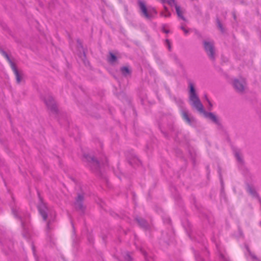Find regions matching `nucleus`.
Listing matches in <instances>:
<instances>
[{
	"instance_id": "3",
	"label": "nucleus",
	"mask_w": 261,
	"mask_h": 261,
	"mask_svg": "<svg viewBox=\"0 0 261 261\" xmlns=\"http://www.w3.org/2000/svg\"><path fill=\"white\" fill-rule=\"evenodd\" d=\"M40 99L44 102L46 107L50 112L55 115L59 114V110L58 108L54 97L50 93L40 94Z\"/></svg>"
},
{
	"instance_id": "26",
	"label": "nucleus",
	"mask_w": 261,
	"mask_h": 261,
	"mask_svg": "<svg viewBox=\"0 0 261 261\" xmlns=\"http://www.w3.org/2000/svg\"><path fill=\"white\" fill-rule=\"evenodd\" d=\"M175 10H176V13H177V16L180 18L181 19H182L183 20H185L186 19L185 18V17L182 15V12L180 10V8L179 6H178L177 5H175Z\"/></svg>"
},
{
	"instance_id": "21",
	"label": "nucleus",
	"mask_w": 261,
	"mask_h": 261,
	"mask_svg": "<svg viewBox=\"0 0 261 261\" xmlns=\"http://www.w3.org/2000/svg\"><path fill=\"white\" fill-rule=\"evenodd\" d=\"M21 226L23 229L22 232V237L25 239H28L29 237V231L28 228L25 227V223L23 221H21Z\"/></svg>"
},
{
	"instance_id": "30",
	"label": "nucleus",
	"mask_w": 261,
	"mask_h": 261,
	"mask_svg": "<svg viewBox=\"0 0 261 261\" xmlns=\"http://www.w3.org/2000/svg\"><path fill=\"white\" fill-rule=\"evenodd\" d=\"M8 62L13 72H15V71L18 70L16 65L12 61V60H10Z\"/></svg>"
},
{
	"instance_id": "27",
	"label": "nucleus",
	"mask_w": 261,
	"mask_h": 261,
	"mask_svg": "<svg viewBox=\"0 0 261 261\" xmlns=\"http://www.w3.org/2000/svg\"><path fill=\"white\" fill-rule=\"evenodd\" d=\"M38 196L39 200V203L37 206H41L45 207V206H46L47 204L45 202H44L43 198L41 196V195L39 192H38Z\"/></svg>"
},
{
	"instance_id": "15",
	"label": "nucleus",
	"mask_w": 261,
	"mask_h": 261,
	"mask_svg": "<svg viewBox=\"0 0 261 261\" xmlns=\"http://www.w3.org/2000/svg\"><path fill=\"white\" fill-rule=\"evenodd\" d=\"M120 70L122 75L125 77L131 76L132 73V70L129 65H125L122 66Z\"/></svg>"
},
{
	"instance_id": "29",
	"label": "nucleus",
	"mask_w": 261,
	"mask_h": 261,
	"mask_svg": "<svg viewBox=\"0 0 261 261\" xmlns=\"http://www.w3.org/2000/svg\"><path fill=\"white\" fill-rule=\"evenodd\" d=\"M12 213L13 214L14 217L17 219L18 220H20V222H21V221H22V217L18 215L17 210L14 208H12Z\"/></svg>"
},
{
	"instance_id": "56",
	"label": "nucleus",
	"mask_w": 261,
	"mask_h": 261,
	"mask_svg": "<svg viewBox=\"0 0 261 261\" xmlns=\"http://www.w3.org/2000/svg\"><path fill=\"white\" fill-rule=\"evenodd\" d=\"M107 238V236H102V240L104 242H105V240Z\"/></svg>"
},
{
	"instance_id": "63",
	"label": "nucleus",
	"mask_w": 261,
	"mask_h": 261,
	"mask_svg": "<svg viewBox=\"0 0 261 261\" xmlns=\"http://www.w3.org/2000/svg\"><path fill=\"white\" fill-rule=\"evenodd\" d=\"M204 97H205V98L206 100L207 101V99H208V98H207V95H204Z\"/></svg>"
},
{
	"instance_id": "46",
	"label": "nucleus",
	"mask_w": 261,
	"mask_h": 261,
	"mask_svg": "<svg viewBox=\"0 0 261 261\" xmlns=\"http://www.w3.org/2000/svg\"><path fill=\"white\" fill-rule=\"evenodd\" d=\"M174 99H175V100L176 102H179V103H183V102H182V100H181V99H177L176 98H174Z\"/></svg>"
},
{
	"instance_id": "51",
	"label": "nucleus",
	"mask_w": 261,
	"mask_h": 261,
	"mask_svg": "<svg viewBox=\"0 0 261 261\" xmlns=\"http://www.w3.org/2000/svg\"><path fill=\"white\" fill-rule=\"evenodd\" d=\"M8 118H9V120H10V123H11V124H12V120H11V116H10V115L9 114H8Z\"/></svg>"
},
{
	"instance_id": "24",
	"label": "nucleus",
	"mask_w": 261,
	"mask_h": 261,
	"mask_svg": "<svg viewBox=\"0 0 261 261\" xmlns=\"http://www.w3.org/2000/svg\"><path fill=\"white\" fill-rule=\"evenodd\" d=\"M115 95L120 99L124 100L127 98V95L126 93L122 90L119 92H115Z\"/></svg>"
},
{
	"instance_id": "44",
	"label": "nucleus",
	"mask_w": 261,
	"mask_h": 261,
	"mask_svg": "<svg viewBox=\"0 0 261 261\" xmlns=\"http://www.w3.org/2000/svg\"><path fill=\"white\" fill-rule=\"evenodd\" d=\"M102 164L103 165H107V166L108 165V159L107 158H106L105 162H102Z\"/></svg>"
},
{
	"instance_id": "43",
	"label": "nucleus",
	"mask_w": 261,
	"mask_h": 261,
	"mask_svg": "<svg viewBox=\"0 0 261 261\" xmlns=\"http://www.w3.org/2000/svg\"><path fill=\"white\" fill-rule=\"evenodd\" d=\"M180 29H181L182 30H183V31H184V32H185V33L186 34H187L188 33V32H188V31L187 30H186V29L185 28V27H184L181 26V27H180Z\"/></svg>"
},
{
	"instance_id": "41",
	"label": "nucleus",
	"mask_w": 261,
	"mask_h": 261,
	"mask_svg": "<svg viewBox=\"0 0 261 261\" xmlns=\"http://www.w3.org/2000/svg\"><path fill=\"white\" fill-rule=\"evenodd\" d=\"M249 254L253 259L257 260V257H256V256L254 254L252 253L251 252H250V253H249Z\"/></svg>"
},
{
	"instance_id": "52",
	"label": "nucleus",
	"mask_w": 261,
	"mask_h": 261,
	"mask_svg": "<svg viewBox=\"0 0 261 261\" xmlns=\"http://www.w3.org/2000/svg\"><path fill=\"white\" fill-rule=\"evenodd\" d=\"M207 102L208 103L209 106H210L211 107H212L213 105H212V104L211 102L210 101V100L208 99H207Z\"/></svg>"
},
{
	"instance_id": "2",
	"label": "nucleus",
	"mask_w": 261,
	"mask_h": 261,
	"mask_svg": "<svg viewBox=\"0 0 261 261\" xmlns=\"http://www.w3.org/2000/svg\"><path fill=\"white\" fill-rule=\"evenodd\" d=\"M83 157L86 160L88 163L90 164V170L94 173L97 177L103 180L106 184L108 185V178L105 173L101 170V164L100 161L94 155H91L89 153H84Z\"/></svg>"
},
{
	"instance_id": "50",
	"label": "nucleus",
	"mask_w": 261,
	"mask_h": 261,
	"mask_svg": "<svg viewBox=\"0 0 261 261\" xmlns=\"http://www.w3.org/2000/svg\"><path fill=\"white\" fill-rule=\"evenodd\" d=\"M5 150H6V152L7 153H9L10 151L9 149L8 148V147L7 146H5Z\"/></svg>"
},
{
	"instance_id": "60",
	"label": "nucleus",
	"mask_w": 261,
	"mask_h": 261,
	"mask_svg": "<svg viewBox=\"0 0 261 261\" xmlns=\"http://www.w3.org/2000/svg\"><path fill=\"white\" fill-rule=\"evenodd\" d=\"M32 249H33V251H34V252H35V248L34 245H33V246H32Z\"/></svg>"
},
{
	"instance_id": "35",
	"label": "nucleus",
	"mask_w": 261,
	"mask_h": 261,
	"mask_svg": "<svg viewBox=\"0 0 261 261\" xmlns=\"http://www.w3.org/2000/svg\"><path fill=\"white\" fill-rule=\"evenodd\" d=\"M124 258L126 261H132L133 257L130 255V253L127 252L124 256Z\"/></svg>"
},
{
	"instance_id": "22",
	"label": "nucleus",
	"mask_w": 261,
	"mask_h": 261,
	"mask_svg": "<svg viewBox=\"0 0 261 261\" xmlns=\"http://www.w3.org/2000/svg\"><path fill=\"white\" fill-rule=\"evenodd\" d=\"M0 26L2 27L3 30L4 31L7 32L9 35H12V32L11 29L9 28L8 25L2 20H0Z\"/></svg>"
},
{
	"instance_id": "9",
	"label": "nucleus",
	"mask_w": 261,
	"mask_h": 261,
	"mask_svg": "<svg viewBox=\"0 0 261 261\" xmlns=\"http://www.w3.org/2000/svg\"><path fill=\"white\" fill-rule=\"evenodd\" d=\"M118 53L117 51L116 53L110 50L108 52V54L107 55V62L111 65H115L118 62V57L117 56V54Z\"/></svg>"
},
{
	"instance_id": "4",
	"label": "nucleus",
	"mask_w": 261,
	"mask_h": 261,
	"mask_svg": "<svg viewBox=\"0 0 261 261\" xmlns=\"http://www.w3.org/2000/svg\"><path fill=\"white\" fill-rule=\"evenodd\" d=\"M203 47L207 56L212 61L215 60V49L213 41H203Z\"/></svg>"
},
{
	"instance_id": "8",
	"label": "nucleus",
	"mask_w": 261,
	"mask_h": 261,
	"mask_svg": "<svg viewBox=\"0 0 261 261\" xmlns=\"http://www.w3.org/2000/svg\"><path fill=\"white\" fill-rule=\"evenodd\" d=\"M98 105H91L89 108H86V111L91 117L95 118L96 119H99L101 118L100 114L97 112Z\"/></svg>"
},
{
	"instance_id": "25",
	"label": "nucleus",
	"mask_w": 261,
	"mask_h": 261,
	"mask_svg": "<svg viewBox=\"0 0 261 261\" xmlns=\"http://www.w3.org/2000/svg\"><path fill=\"white\" fill-rule=\"evenodd\" d=\"M217 25L218 29L220 30L222 33H224L225 32V28H224L222 23L218 17L216 18Z\"/></svg>"
},
{
	"instance_id": "11",
	"label": "nucleus",
	"mask_w": 261,
	"mask_h": 261,
	"mask_svg": "<svg viewBox=\"0 0 261 261\" xmlns=\"http://www.w3.org/2000/svg\"><path fill=\"white\" fill-rule=\"evenodd\" d=\"M138 5L142 16L147 18V4L144 1L138 0Z\"/></svg>"
},
{
	"instance_id": "49",
	"label": "nucleus",
	"mask_w": 261,
	"mask_h": 261,
	"mask_svg": "<svg viewBox=\"0 0 261 261\" xmlns=\"http://www.w3.org/2000/svg\"><path fill=\"white\" fill-rule=\"evenodd\" d=\"M49 223H50V221H49L47 223L46 228H47V230H49L50 229V226H49Z\"/></svg>"
},
{
	"instance_id": "64",
	"label": "nucleus",
	"mask_w": 261,
	"mask_h": 261,
	"mask_svg": "<svg viewBox=\"0 0 261 261\" xmlns=\"http://www.w3.org/2000/svg\"><path fill=\"white\" fill-rule=\"evenodd\" d=\"M221 256L222 258H224V256L223 254H221Z\"/></svg>"
},
{
	"instance_id": "36",
	"label": "nucleus",
	"mask_w": 261,
	"mask_h": 261,
	"mask_svg": "<svg viewBox=\"0 0 261 261\" xmlns=\"http://www.w3.org/2000/svg\"><path fill=\"white\" fill-rule=\"evenodd\" d=\"M83 58L82 59L83 61V62L86 65V60H87V57H86V51L85 50H83ZM87 63L88 64L90 63L89 61H87Z\"/></svg>"
},
{
	"instance_id": "19",
	"label": "nucleus",
	"mask_w": 261,
	"mask_h": 261,
	"mask_svg": "<svg viewBox=\"0 0 261 261\" xmlns=\"http://www.w3.org/2000/svg\"><path fill=\"white\" fill-rule=\"evenodd\" d=\"M79 242H80V240L79 238H77L76 237H75V238H73V239L72 240V247H73V249H72L73 253H75L77 251L78 248H79Z\"/></svg>"
},
{
	"instance_id": "16",
	"label": "nucleus",
	"mask_w": 261,
	"mask_h": 261,
	"mask_svg": "<svg viewBox=\"0 0 261 261\" xmlns=\"http://www.w3.org/2000/svg\"><path fill=\"white\" fill-rule=\"evenodd\" d=\"M37 207L40 215L42 217L43 221H46L48 218V213L46 211L47 210V205L45 206V207L41 206H37Z\"/></svg>"
},
{
	"instance_id": "12",
	"label": "nucleus",
	"mask_w": 261,
	"mask_h": 261,
	"mask_svg": "<svg viewBox=\"0 0 261 261\" xmlns=\"http://www.w3.org/2000/svg\"><path fill=\"white\" fill-rule=\"evenodd\" d=\"M134 221L137 223L138 226L145 230H147V221L138 216L134 218Z\"/></svg>"
},
{
	"instance_id": "38",
	"label": "nucleus",
	"mask_w": 261,
	"mask_h": 261,
	"mask_svg": "<svg viewBox=\"0 0 261 261\" xmlns=\"http://www.w3.org/2000/svg\"><path fill=\"white\" fill-rule=\"evenodd\" d=\"M140 251L143 254L145 260H147V252L145 251V249L141 247Z\"/></svg>"
},
{
	"instance_id": "40",
	"label": "nucleus",
	"mask_w": 261,
	"mask_h": 261,
	"mask_svg": "<svg viewBox=\"0 0 261 261\" xmlns=\"http://www.w3.org/2000/svg\"><path fill=\"white\" fill-rule=\"evenodd\" d=\"M166 44H167V45L168 46L169 50L171 51V44H170V41L168 39H166Z\"/></svg>"
},
{
	"instance_id": "10",
	"label": "nucleus",
	"mask_w": 261,
	"mask_h": 261,
	"mask_svg": "<svg viewBox=\"0 0 261 261\" xmlns=\"http://www.w3.org/2000/svg\"><path fill=\"white\" fill-rule=\"evenodd\" d=\"M245 82L238 79H234L233 82V86L236 90L239 93H243L245 89Z\"/></svg>"
},
{
	"instance_id": "55",
	"label": "nucleus",
	"mask_w": 261,
	"mask_h": 261,
	"mask_svg": "<svg viewBox=\"0 0 261 261\" xmlns=\"http://www.w3.org/2000/svg\"><path fill=\"white\" fill-rule=\"evenodd\" d=\"M170 15H171V13L170 12H168V13L165 15V17H169V16H170Z\"/></svg>"
},
{
	"instance_id": "33",
	"label": "nucleus",
	"mask_w": 261,
	"mask_h": 261,
	"mask_svg": "<svg viewBox=\"0 0 261 261\" xmlns=\"http://www.w3.org/2000/svg\"><path fill=\"white\" fill-rule=\"evenodd\" d=\"M14 40L15 42L18 44L21 45L22 46H24L22 41L19 39L17 38L12 33V35H10Z\"/></svg>"
},
{
	"instance_id": "17",
	"label": "nucleus",
	"mask_w": 261,
	"mask_h": 261,
	"mask_svg": "<svg viewBox=\"0 0 261 261\" xmlns=\"http://www.w3.org/2000/svg\"><path fill=\"white\" fill-rule=\"evenodd\" d=\"M138 94L140 98L142 104H144V98L146 96L145 89L144 88L140 87L138 88Z\"/></svg>"
},
{
	"instance_id": "54",
	"label": "nucleus",
	"mask_w": 261,
	"mask_h": 261,
	"mask_svg": "<svg viewBox=\"0 0 261 261\" xmlns=\"http://www.w3.org/2000/svg\"><path fill=\"white\" fill-rule=\"evenodd\" d=\"M128 181H129V184L128 185L127 189H130V187L132 186L131 181H130V180L129 179H128Z\"/></svg>"
},
{
	"instance_id": "32",
	"label": "nucleus",
	"mask_w": 261,
	"mask_h": 261,
	"mask_svg": "<svg viewBox=\"0 0 261 261\" xmlns=\"http://www.w3.org/2000/svg\"><path fill=\"white\" fill-rule=\"evenodd\" d=\"M174 60H175V61L176 63L177 64L179 65V67L182 70H184L185 69V67H184L183 64L181 62L180 60L178 58V57L176 56H175Z\"/></svg>"
},
{
	"instance_id": "37",
	"label": "nucleus",
	"mask_w": 261,
	"mask_h": 261,
	"mask_svg": "<svg viewBox=\"0 0 261 261\" xmlns=\"http://www.w3.org/2000/svg\"><path fill=\"white\" fill-rule=\"evenodd\" d=\"M166 2H167L168 4L171 7L174 6V7H175V5H177L175 0H166Z\"/></svg>"
},
{
	"instance_id": "42",
	"label": "nucleus",
	"mask_w": 261,
	"mask_h": 261,
	"mask_svg": "<svg viewBox=\"0 0 261 261\" xmlns=\"http://www.w3.org/2000/svg\"><path fill=\"white\" fill-rule=\"evenodd\" d=\"M76 42L78 44V46L80 47L83 49V45L82 42L81 41V40L79 39H77Z\"/></svg>"
},
{
	"instance_id": "18",
	"label": "nucleus",
	"mask_w": 261,
	"mask_h": 261,
	"mask_svg": "<svg viewBox=\"0 0 261 261\" xmlns=\"http://www.w3.org/2000/svg\"><path fill=\"white\" fill-rule=\"evenodd\" d=\"M233 152L237 161L241 164H244V161L241 154L240 150L237 149H233Z\"/></svg>"
},
{
	"instance_id": "39",
	"label": "nucleus",
	"mask_w": 261,
	"mask_h": 261,
	"mask_svg": "<svg viewBox=\"0 0 261 261\" xmlns=\"http://www.w3.org/2000/svg\"><path fill=\"white\" fill-rule=\"evenodd\" d=\"M71 225H72V236L75 238L76 236L75 234H76V231H75V227L74 226V224L72 222H71Z\"/></svg>"
},
{
	"instance_id": "34",
	"label": "nucleus",
	"mask_w": 261,
	"mask_h": 261,
	"mask_svg": "<svg viewBox=\"0 0 261 261\" xmlns=\"http://www.w3.org/2000/svg\"><path fill=\"white\" fill-rule=\"evenodd\" d=\"M195 257L197 261H204L198 251H194Z\"/></svg>"
},
{
	"instance_id": "45",
	"label": "nucleus",
	"mask_w": 261,
	"mask_h": 261,
	"mask_svg": "<svg viewBox=\"0 0 261 261\" xmlns=\"http://www.w3.org/2000/svg\"><path fill=\"white\" fill-rule=\"evenodd\" d=\"M162 31L165 33L166 34H168L169 33V30H165V28H164V26L163 27V28H162Z\"/></svg>"
},
{
	"instance_id": "59",
	"label": "nucleus",
	"mask_w": 261,
	"mask_h": 261,
	"mask_svg": "<svg viewBox=\"0 0 261 261\" xmlns=\"http://www.w3.org/2000/svg\"><path fill=\"white\" fill-rule=\"evenodd\" d=\"M113 76H114V78H115V79L117 81H118V82H119V80H118V79L117 77V76H115V75H113Z\"/></svg>"
},
{
	"instance_id": "48",
	"label": "nucleus",
	"mask_w": 261,
	"mask_h": 261,
	"mask_svg": "<svg viewBox=\"0 0 261 261\" xmlns=\"http://www.w3.org/2000/svg\"><path fill=\"white\" fill-rule=\"evenodd\" d=\"M65 77H66L67 79L69 80V79H70V76H69V73H68L67 72H65Z\"/></svg>"
},
{
	"instance_id": "7",
	"label": "nucleus",
	"mask_w": 261,
	"mask_h": 261,
	"mask_svg": "<svg viewBox=\"0 0 261 261\" xmlns=\"http://www.w3.org/2000/svg\"><path fill=\"white\" fill-rule=\"evenodd\" d=\"M126 160L130 165L133 166L134 164L142 165V161L139 159L135 154L132 153L130 151L125 153Z\"/></svg>"
},
{
	"instance_id": "14",
	"label": "nucleus",
	"mask_w": 261,
	"mask_h": 261,
	"mask_svg": "<svg viewBox=\"0 0 261 261\" xmlns=\"http://www.w3.org/2000/svg\"><path fill=\"white\" fill-rule=\"evenodd\" d=\"M182 116L183 119L190 125H194L195 122V119L193 117H190L188 113L186 111H183L182 112Z\"/></svg>"
},
{
	"instance_id": "62",
	"label": "nucleus",
	"mask_w": 261,
	"mask_h": 261,
	"mask_svg": "<svg viewBox=\"0 0 261 261\" xmlns=\"http://www.w3.org/2000/svg\"><path fill=\"white\" fill-rule=\"evenodd\" d=\"M153 74H153V72H151V71L150 72V76L153 75Z\"/></svg>"
},
{
	"instance_id": "13",
	"label": "nucleus",
	"mask_w": 261,
	"mask_h": 261,
	"mask_svg": "<svg viewBox=\"0 0 261 261\" xmlns=\"http://www.w3.org/2000/svg\"><path fill=\"white\" fill-rule=\"evenodd\" d=\"M247 191L253 197L256 198L258 199L260 203H261V198L259 197L258 194L254 189V188L249 184L247 185Z\"/></svg>"
},
{
	"instance_id": "31",
	"label": "nucleus",
	"mask_w": 261,
	"mask_h": 261,
	"mask_svg": "<svg viewBox=\"0 0 261 261\" xmlns=\"http://www.w3.org/2000/svg\"><path fill=\"white\" fill-rule=\"evenodd\" d=\"M87 239L89 243L92 245L94 244V239L93 234L89 232L87 234Z\"/></svg>"
},
{
	"instance_id": "6",
	"label": "nucleus",
	"mask_w": 261,
	"mask_h": 261,
	"mask_svg": "<svg viewBox=\"0 0 261 261\" xmlns=\"http://www.w3.org/2000/svg\"><path fill=\"white\" fill-rule=\"evenodd\" d=\"M84 200V194L78 193L74 202L75 208L80 210L83 213H84L86 210V207L83 205Z\"/></svg>"
},
{
	"instance_id": "28",
	"label": "nucleus",
	"mask_w": 261,
	"mask_h": 261,
	"mask_svg": "<svg viewBox=\"0 0 261 261\" xmlns=\"http://www.w3.org/2000/svg\"><path fill=\"white\" fill-rule=\"evenodd\" d=\"M0 53L6 59L8 62L11 60L10 56L8 54V53L2 48H0Z\"/></svg>"
},
{
	"instance_id": "23",
	"label": "nucleus",
	"mask_w": 261,
	"mask_h": 261,
	"mask_svg": "<svg viewBox=\"0 0 261 261\" xmlns=\"http://www.w3.org/2000/svg\"><path fill=\"white\" fill-rule=\"evenodd\" d=\"M156 14L157 12L154 8L148 7V19L154 17Z\"/></svg>"
},
{
	"instance_id": "20",
	"label": "nucleus",
	"mask_w": 261,
	"mask_h": 261,
	"mask_svg": "<svg viewBox=\"0 0 261 261\" xmlns=\"http://www.w3.org/2000/svg\"><path fill=\"white\" fill-rule=\"evenodd\" d=\"M15 79H16V82L17 84H20L23 80V73L22 71L20 70H17L15 71V72H14Z\"/></svg>"
},
{
	"instance_id": "1",
	"label": "nucleus",
	"mask_w": 261,
	"mask_h": 261,
	"mask_svg": "<svg viewBox=\"0 0 261 261\" xmlns=\"http://www.w3.org/2000/svg\"><path fill=\"white\" fill-rule=\"evenodd\" d=\"M189 98L192 101L191 105L196 109L198 111L203 113L205 117L210 119L213 122L218 126H221V123L218 120L217 116L212 112H207L204 110L203 106L201 102L193 83H189Z\"/></svg>"
},
{
	"instance_id": "57",
	"label": "nucleus",
	"mask_w": 261,
	"mask_h": 261,
	"mask_svg": "<svg viewBox=\"0 0 261 261\" xmlns=\"http://www.w3.org/2000/svg\"><path fill=\"white\" fill-rule=\"evenodd\" d=\"M61 258H62L64 261H66V260H65V257H64L63 255H61Z\"/></svg>"
},
{
	"instance_id": "58",
	"label": "nucleus",
	"mask_w": 261,
	"mask_h": 261,
	"mask_svg": "<svg viewBox=\"0 0 261 261\" xmlns=\"http://www.w3.org/2000/svg\"><path fill=\"white\" fill-rule=\"evenodd\" d=\"M109 112L111 115H112V112L110 108H109Z\"/></svg>"
},
{
	"instance_id": "53",
	"label": "nucleus",
	"mask_w": 261,
	"mask_h": 261,
	"mask_svg": "<svg viewBox=\"0 0 261 261\" xmlns=\"http://www.w3.org/2000/svg\"><path fill=\"white\" fill-rule=\"evenodd\" d=\"M79 88L83 92H85L84 88H83L82 86H79Z\"/></svg>"
},
{
	"instance_id": "5",
	"label": "nucleus",
	"mask_w": 261,
	"mask_h": 261,
	"mask_svg": "<svg viewBox=\"0 0 261 261\" xmlns=\"http://www.w3.org/2000/svg\"><path fill=\"white\" fill-rule=\"evenodd\" d=\"M69 233L66 231H63L60 233V238L59 240V242L61 245L68 255L70 254V244L69 241Z\"/></svg>"
},
{
	"instance_id": "47",
	"label": "nucleus",
	"mask_w": 261,
	"mask_h": 261,
	"mask_svg": "<svg viewBox=\"0 0 261 261\" xmlns=\"http://www.w3.org/2000/svg\"><path fill=\"white\" fill-rule=\"evenodd\" d=\"M245 248L247 251V252H248V253H250V252H251V251H250L249 248V246L247 245H245Z\"/></svg>"
},
{
	"instance_id": "61",
	"label": "nucleus",
	"mask_w": 261,
	"mask_h": 261,
	"mask_svg": "<svg viewBox=\"0 0 261 261\" xmlns=\"http://www.w3.org/2000/svg\"><path fill=\"white\" fill-rule=\"evenodd\" d=\"M0 143H1V144H3V143H4L3 140L2 139H1V138H0Z\"/></svg>"
}]
</instances>
